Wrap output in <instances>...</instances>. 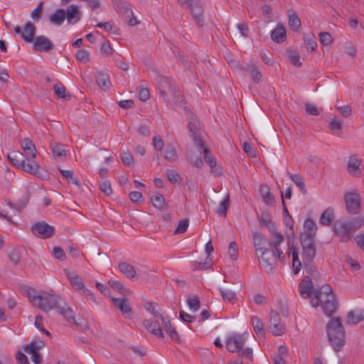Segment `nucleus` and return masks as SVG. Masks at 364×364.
<instances>
[{
	"instance_id": "53",
	"label": "nucleus",
	"mask_w": 364,
	"mask_h": 364,
	"mask_svg": "<svg viewBox=\"0 0 364 364\" xmlns=\"http://www.w3.org/2000/svg\"><path fill=\"white\" fill-rule=\"evenodd\" d=\"M328 128L333 132L341 134L342 132V122L336 119H333L329 122Z\"/></svg>"
},
{
	"instance_id": "63",
	"label": "nucleus",
	"mask_w": 364,
	"mask_h": 364,
	"mask_svg": "<svg viewBox=\"0 0 364 364\" xmlns=\"http://www.w3.org/2000/svg\"><path fill=\"white\" fill-rule=\"evenodd\" d=\"M100 188L106 196H109L112 193L111 183L109 181H105L100 184Z\"/></svg>"
},
{
	"instance_id": "64",
	"label": "nucleus",
	"mask_w": 364,
	"mask_h": 364,
	"mask_svg": "<svg viewBox=\"0 0 364 364\" xmlns=\"http://www.w3.org/2000/svg\"><path fill=\"white\" fill-rule=\"evenodd\" d=\"M8 256L14 265L18 264L20 259V253L18 249L11 250L8 252Z\"/></svg>"
},
{
	"instance_id": "23",
	"label": "nucleus",
	"mask_w": 364,
	"mask_h": 364,
	"mask_svg": "<svg viewBox=\"0 0 364 364\" xmlns=\"http://www.w3.org/2000/svg\"><path fill=\"white\" fill-rule=\"evenodd\" d=\"M112 301L114 306L121 311L126 318H131L132 309L127 299L112 298Z\"/></svg>"
},
{
	"instance_id": "47",
	"label": "nucleus",
	"mask_w": 364,
	"mask_h": 364,
	"mask_svg": "<svg viewBox=\"0 0 364 364\" xmlns=\"http://www.w3.org/2000/svg\"><path fill=\"white\" fill-rule=\"evenodd\" d=\"M303 263H304V268L306 269V270L309 274L308 276H309L310 278L311 277L314 279L319 278L320 274L318 272L316 267L313 264V262H303Z\"/></svg>"
},
{
	"instance_id": "55",
	"label": "nucleus",
	"mask_w": 364,
	"mask_h": 364,
	"mask_svg": "<svg viewBox=\"0 0 364 364\" xmlns=\"http://www.w3.org/2000/svg\"><path fill=\"white\" fill-rule=\"evenodd\" d=\"M121 159L125 166H131L134 164V158L128 151L121 152Z\"/></svg>"
},
{
	"instance_id": "21",
	"label": "nucleus",
	"mask_w": 364,
	"mask_h": 364,
	"mask_svg": "<svg viewBox=\"0 0 364 364\" xmlns=\"http://www.w3.org/2000/svg\"><path fill=\"white\" fill-rule=\"evenodd\" d=\"M82 14L77 5H70L65 10V18L69 24H75L81 18Z\"/></svg>"
},
{
	"instance_id": "2",
	"label": "nucleus",
	"mask_w": 364,
	"mask_h": 364,
	"mask_svg": "<svg viewBox=\"0 0 364 364\" xmlns=\"http://www.w3.org/2000/svg\"><path fill=\"white\" fill-rule=\"evenodd\" d=\"M188 129L194 142L203 149V157L205 163L210 167L211 173L215 176H220L222 174V169L220 166H217L215 159L212 155L209 149L205 146L200 134V123L194 116H192L188 121Z\"/></svg>"
},
{
	"instance_id": "54",
	"label": "nucleus",
	"mask_w": 364,
	"mask_h": 364,
	"mask_svg": "<svg viewBox=\"0 0 364 364\" xmlns=\"http://www.w3.org/2000/svg\"><path fill=\"white\" fill-rule=\"evenodd\" d=\"M240 351L241 353L238 355L239 358H245L248 362L253 360V351L251 348H245Z\"/></svg>"
},
{
	"instance_id": "10",
	"label": "nucleus",
	"mask_w": 364,
	"mask_h": 364,
	"mask_svg": "<svg viewBox=\"0 0 364 364\" xmlns=\"http://www.w3.org/2000/svg\"><path fill=\"white\" fill-rule=\"evenodd\" d=\"M333 231L334 235L339 237L341 242H346L353 237L348 220H336L333 224Z\"/></svg>"
},
{
	"instance_id": "32",
	"label": "nucleus",
	"mask_w": 364,
	"mask_h": 364,
	"mask_svg": "<svg viewBox=\"0 0 364 364\" xmlns=\"http://www.w3.org/2000/svg\"><path fill=\"white\" fill-rule=\"evenodd\" d=\"M259 193L262 197L264 203L268 205H272L274 202V198L270 193L269 187L267 185H262L259 187Z\"/></svg>"
},
{
	"instance_id": "44",
	"label": "nucleus",
	"mask_w": 364,
	"mask_h": 364,
	"mask_svg": "<svg viewBox=\"0 0 364 364\" xmlns=\"http://www.w3.org/2000/svg\"><path fill=\"white\" fill-rule=\"evenodd\" d=\"M108 284L110 286L111 288H112L114 290L119 292L120 294H123L124 296L127 295L129 293V291L127 290L122 282L119 281H116L114 279H109L108 281Z\"/></svg>"
},
{
	"instance_id": "8",
	"label": "nucleus",
	"mask_w": 364,
	"mask_h": 364,
	"mask_svg": "<svg viewBox=\"0 0 364 364\" xmlns=\"http://www.w3.org/2000/svg\"><path fill=\"white\" fill-rule=\"evenodd\" d=\"M265 248L258 253L257 258L259 262L267 272L272 271L275 268L277 263L276 253L277 254L275 248L272 246Z\"/></svg>"
},
{
	"instance_id": "16",
	"label": "nucleus",
	"mask_w": 364,
	"mask_h": 364,
	"mask_svg": "<svg viewBox=\"0 0 364 364\" xmlns=\"http://www.w3.org/2000/svg\"><path fill=\"white\" fill-rule=\"evenodd\" d=\"M269 328L274 336H281L284 333V325L281 322L279 314L274 311L270 313Z\"/></svg>"
},
{
	"instance_id": "9",
	"label": "nucleus",
	"mask_w": 364,
	"mask_h": 364,
	"mask_svg": "<svg viewBox=\"0 0 364 364\" xmlns=\"http://www.w3.org/2000/svg\"><path fill=\"white\" fill-rule=\"evenodd\" d=\"M178 3L181 7L185 5L187 6L188 9L191 12L193 18L196 21L198 26H203L204 18H203V8L198 0H177Z\"/></svg>"
},
{
	"instance_id": "18",
	"label": "nucleus",
	"mask_w": 364,
	"mask_h": 364,
	"mask_svg": "<svg viewBox=\"0 0 364 364\" xmlns=\"http://www.w3.org/2000/svg\"><path fill=\"white\" fill-rule=\"evenodd\" d=\"M299 294L303 298H308L310 294H313L314 289L316 288H321L319 285H313V282L309 276H306L301 281L299 285Z\"/></svg>"
},
{
	"instance_id": "56",
	"label": "nucleus",
	"mask_w": 364,
	"mask_h": 364,
	"mask_svg": "<svg viewBox=\"0 0 364 364\" xmlns=\"http://www.w3.org/2000/svg\"><path fill=\"white\" fill-rule=\"evenodd\" d=\"M75 56L77 60L82 63H87L90 60V53L84 49L78 50L76 52Z\"/></svg>"
},
{
	"instance_id": "19",
	"label": "nucleus",
	"mask_w": 364,
	"mask_h": 364,
	"mask_svg": "<svg viewBox=\"0 0 364 364\" xmlns=\"http://www.w3.org/2000/svg\"><path fill=\"white\" fill-rule=\"evenodd\" d=\"M21 144L24 152L23 156L28 162L33 161L37 153L35 144L28 138L23 139Z\"/></svg>"
},
{
	"instance_id": "24",
	"label": "nucleus",
	"mask_w": 364,
	"mask_h": 364,
	"mask_svg": "<svg viewBox=\"0 0 364 364\" xmlns=\"http://www.w3.org/2000/svg\"><path fill=\"white\" fill-rule=\"evenodd\" d=\"M57 310L68 322L70 323H75V313L73 310L67 305L65 299H63Z\"/></svg>"
},
{
	"instance_id": "62",
	"label": "nucleus",
	"mask_w": 364,
	"mask_h": 364,
	"mask_svg": "<svg viewBox=\"0 0 364 364\" xmlns=\"http://www.w3.org/2000/svg\"><path fill=\"white\" fill-rule=\"evenodd\" d=\"M43 2L41 1L38 6L31 12V17L36 21H38L39 19L42 16V9H43Z\"/></svg>"
},
{
	"instance_id": "3",
	"label": "nucleus",
	"mask_w": 364,
	"mask_h": 364,
	"mask_svg": "<svg viewBox=\"0 0 364 364\" xmlns=\"http://www.w3.org/2000/svg\"><path fill=\"white\" fill-rule=\"evenodd\" d=\"M11 164L16 167L21 168L26 172L35 175L41 178H48V172L41 167L36 161L28 162L19 151H13L7 155Z\"/></svg>"
},
{
	"instance_id": "4",
	"label": "nucleus",
	"mask_w": 364,
	"mask_h": 364,
	"mask_svg": "<svg viewBox=\"0 0 364 364\" xmlns=\"http://www.w3.org/2000/svg\"><path fill=\"white\" fill-rule=\"evenodd\" d=\"M326 333L333 350L340 351L345 344V331L340 317L332 318L328 321Z\"/></svg>"
},
{
	"instance_id": "15",
	"label": "nucleus",
	"mask_w": 364,
	"mask_h": 364,
	"mask_svg": "<svg viewBox=\"0 0 364 364\" xmlns=\"http://www.w3.org/2000/svg\"><path fill=\"white\" fill-rule=\"evenodd\" d=\"M36 28V26L31 21L26 23L23 30L18 26L14 28V31L21 35L22 39L26 43H32L34 40Z\"/></svg>"
},
{
	"instance_id": "38",
	"label": "nucleus",
	"mask_w": 364,
	"mask_h": 364,
	"mask_svg": "<svg viewBox=\"0 0 364 364\" xmlns=\"http://www.w3.org/2000/svg\"><path fill=\"white\" fill-rule=\"evenodd\" d=\"M45 346V343L41 340H34L31 342L29 344H26L23 346V350L26 353H33L34 351H38L41 349Z\"/></svg>"
},
{
	"instance_id": "5",
	"label": "nucleus",
	"mask_w": 364,
	"mask_h": 364,
	"mask_svg": "<svg viewBox=\"0 0 364 364\" xmlns=\"http://www.w3.org/2000/svg\"><path fill=\"white\" fill-rule=\"evenodd\" d=\"M260 222L262 225H265L270 232L271 237L268 239V245L270 247H274L277 252L278 258L280 261H284L285 257L283 252L280 249V245L284 241V236L278 231L275 223L268 217L267 215H262Z\"/></svg>"
},
{
	"instance_id": "41",
	"label": "nucleus",
	"mask_w": 364,
	"mask_h": 364,
	"mask_svg": "<svg viewBox=\"0 0 364 364\" xmlns=\"http://www.w3.org/2000/svg\"><path fill=\"white\" fill-rule=\"evenodd\" d=\"M152 205L157 209L163 210L167 207L164 197L159 193H157L151 198Z\"/></svg>"
},
{
	"instance_id": "45",
	"label": "nucleus",
	"mask_w": 364,
	"mask_h": 364,
	"mask_svg": "<svg viewBox=\"0 0 364 364\" xmlns=\"http://www.w3.org/2000/svg\"><path fill=\"white\" fill-rule=\"evenodd\" d=\"M61 174L66 178L69 183L75 184L77 186H80V181L74 176V173L70 170L59 169Z\"/></svg>"
},
{
	"instance_id": "20",
	"label": "nucleus",
	"mask_w": 364,
	"mask_h": 364,
	"mask_svg": "<svg viewBox=\"0 0 364 364\" xmlns=\"http://www.w3.org/2000/svg\"><path fill=\"white\" fill-rule=\"evenodd\" d=\"M362 160L357 156H350L347 164L348 172L354 177H360L361 170L360 169V166Z\"/></svg>"
},
{
	"instance_id": "42",
	"label": "nucleus",
	"mask_w": 364,
	"mask_h": 364,
	"mask_svg": "<svg viewBox=\"0 0 364 364\" xmlns=\"http://www.w3.org/2000/svg\"><path fill=\"white\" fill-rule=\"evenodd\" d=\"M52 151L54 157L60 158L61 160L66 156V150L65 146L62 144H52Z\"/></svg>"
},
{
	"instance_id": "43",
	"label": "nucleus",
	"mask_w": 364,
	"mask_h": 364,
	"mask_svg": "<svg viewBox=\"0 0 364 364\" xmlns=\"http://www.w3.org/2000/svg\"><path fill=\"white\" fill-rule=\"evenodd\" d=\"M289 26L294 31H298L301 26V20L294 11L291 14L289 13Z\"/></svg>"
},
{
	"instance_id": "33",
	"label": "nucleus",
	"mask_w": 364,
	"mask_h": 364,
	"mask_svg": "<svg viewBox=\"0 0 364 364\" xmlns=\"http://www.w3.org/2000/svg\"><path fill=\"white\" fill-rule=\"evenodd\" d=\"M252 238H253V245L255 247L256 255L258 256V253L266 248L264 247L265 242L262 237V234L259 232H254L252 235Z\"/></svg>"
},
{
	"instance_id": "13",
	"label": "nucleus",
	"mask_w": 364,
	"mask_h": 364,
	"mask_svg": "<svg viewBox=\"0 0 364 364\" xmlns=\"http://www.w3.org/2000/svg\"><path fill=\"white\" fill-rule=\"evenodd\" d=\"M303 262H313L316 256L314 240L300 238Z\"/></svg>"
},
{
	"instance_id": "7",
	"label": "nucleus",
	"mask_w": 364,
	"mask_h": 364,
	"mask_svg": "<svg viewBox=\"0 0 364 364\" xmlns=\"http://www.w3.org/2000/svg\"><path fill=\"white\" fill-rule=\"evenodd\" d=\"M159 90L161 96L166 102L169 101L168 95H171L173 100L176 102H181L183 101V97L178 95V90L172 81L166 77H161L159 82Z\"/></svg>"
},
{
	"instance_id": "12",
	"label": "nucleus",
	"mask_w": 364,
	"mask_h": 364,
	"mask_svg": "<svg viewBox=\"0 0 364 364\" xmlns=\"http://www.w3.org/2000/svg\"><path fill=\"white\" fill-rule=\"evenodd\" d=\"M346 210L348 213L358 214L361 210L360 198L355 192L346 193L344 196Z\"/></svg>"
},
{
	"instance_id": "52",
	"label": "nucleus",
	"mask_w": 364,
	"mask_h": 364,
	"mask_svg": "<svg viewBox=\"0 0 364 364\" xmlns=\"http://www.w3.org/2000/svg\"><path fill=\"white\" fill-rule=\"evenodd\" d=\"M26 292L29 301L32 302L34 306H36L37 302L39 299V294H36L35 289L28 287H26Z\"/></svg>"
},
{
	"instance_id": "29",
	"label": "nucleus",
	"mask_w": 364,
	"mask_h": 364,
	"mask_svg": "<svg viewBox=\"0 0 364 364\" xmlns=\"http://www.w3.org/2000/svg\"><path fill=\"white\" fill-rule=\"evenodd\" d=\"M119 271L124 274L128 279H133L136 276L134 267L127 262H122L119 264Z\"/></svg>"
},
{
	"instance_id": "11",
	"label": "nucleus",
	"mask_w": 364,
	"mask_h": 364,
	"mask_svg": "<svg viewBox=\"0 0 364 364\" xmlns=\"http://www.w3.org/2000/svg\"><path fill=\"white\" fill-rule=\"evenodd\" d=\"M248 336V333L242 334L234 333L229 335L225 341L226 348L231 353L242 350Z\"/></svg>"
},
{
	"instance_id": "6",
	"label": "nucleus",
	"mask_w": 364,
	"mask_h": 364,
	"mask_svg": "<svg viewBox=\"0 0 364 364\" xmlns=\"http://www.w3.org/2000/svg\"><path fill=\"white\" fill-rule=\"evenodd\" d=\"M63 299L60 296L55 294L53 290L43 291L39 294L36 306L48 312L54 309H58Z\"/></svg>"
},
{
	"instance_id": "50",
	"label": "nucleus",
	"mask_w": 364,
	"mask_h": 364,
	"mask_svg": "<svg viewBox=\"0 0 364 364\" xmlns=\"http://www.w3.org/2000/svg\"><path fill=\"white\" fill-rule=\"evenodd\" d=\"M351 231L355 232L357 230L364 225V218H355L348 221Z\"/></svg>"
},
{
	"instance_id": "25",
	"label": "nucleus",
	"mask_w": 364,
	"mask_h": 364,
	"mask_svg": "<svg viewBox=\"0 0 364 364\" xmlns=\"http://www.w3.org/2000/svg\"><path fill=\"white\" fill-rule=\"evenodd\" d=\"M305 232L301 235L300 238L314 240V236L317 230L316 223L312 219H306L304 224Z\"/></svg>"
},
{
	"instance_id": "58",
	"label": "nucleus",
	"mask_w": 364,
	"mask_h": 364,
	"mask_svg": "<svg viewBox=\"0 0 364 364\" xmlns=\"http://www.w3.org/2000/svg\"><path fill=\"white\" fill-rule=\"evenodd\" d=\"M188 160L190 163L198 168H201L203 166V162L200 156V152L196 155V157L189 156Z\"/></svg>"
},
{
	"instance_id": "49",
	"label": "nucleus",
	"mask_w": 364,
	"mask_h": 364,
	"mask_svg": "<svg viewBox=\"0 0 364 364\" xmlns=\"http://www.w3.org/2000/svg\"><path fill=\"white\" fill-rule=\"evenodd\" d=\"M304 39L305 41L307 48L315 50L317 48L316 38L313 34L304 33Z\"/></svg>"
},
{
	"instance_id": "46",
	"label": "nucleus",
	"mask_w": 364,
	"mask_h": 364,
	"mask_svg": "<svg viewBox=\"0 0 364 364\" xmlns=\"http://www.w3.org/2000/svg\"><path fill=\"white\" fill-rule=\"evenodd\" d=\"M54 92L55 94L60 98L65 99L69 100L71 98V95L69 92H68L67 89L64 85L60 84V85H54Z\"/></svg>"
},
{
	"instance_id": "37",
	"label": "nucleus",
	"mask_w": 364,
	"mask_h": 364,
	"mask_svg": "<svg viewBox=\"0 0 364 364\" xmlns=\"http://www.w3.org/2000/svg\"><path fill=\"white\" fill-rule=\"evenodd\" d=\"M65 19V9H57L56 11L49 17L51 23L58 26L62 25Z\"/></svg>"
},
{
	"instance_id": "36",
	"label": "nucleus",
	"mask_w": 364,
	"mask_h": 364,
	"mask_svg": "<svg viewBox=\"0 0 364 364\" xmlns=\"http://www.w3.org/2000/svg\"><path fill=\"white\" fill-rule=\"evenodd\" d=\"M96 82L97 85L104 90H107L109 88L111 85V82L109 80V76L107 74L100 72L97 73L95 77Z\"/></svg>"
},
{
	"instance_id": "51",
	"label": "nucleus",
	"mask_w": 364,
	"mask_h": 364,
	"mask_svg": "<svg viewBox=\"0 0 364 364\" xmlns=\"http://www.w3.org/2000/svg\"><path fill=\"white\" fill-rule=\"evenodd\" d=\"M187 303L190 309L193 312L197 311L200 309V301L197 296L188 298Z\"/></svg>"
},
{
	"instance_id": "39",
	"label": "nucleus",
	"mask_w": 364,
	"mask_h": 364,
	"mask_svg": "<svg viewBox=\"0 0 364 364\" xmlns=\"http://www.w3.org/2000/svg\"><path fill=\"white\" fill-rule=\"evenodd\" d=\"M252 325L255 333L258 336H264L265 331L264 326L260 318L256 316L252 317Z\"/></svg>"
},
{
	"instance_id": "35",
	"label": "nucleus",
	"mask_w": 364,
	"mask_h": 364,
	"mask_svg": "<svg viewBox=\"0 0 364 364\" xmlns=\"http://www.w3.org/2000/svg\"><path fill=\"white\" fill-rule=\"evenodd\" d=\"M333 214L334 210L332 208L329 207L326 208L321 215L319 218V223L322 225H329L333 219Z\"/></svg>"
},
{
	"instance_id": "17",
	"label": "nucleus",
	"mask_w": 364,
	"mask_h": 364,
	"mask_svg": "<svg viewBox=\"0 0 364 364\" xmlns=\"http://www.w3.org/2000/svg\"><path fill=\"white\" fill-rule=\"evenodd\" d=\"M32 43L33 49L37 52H48L54 47L53 42L44 36L34 37Z\"/></svg>"
},
{
	"instance_id": "48",
	"label": "nucleus",
	"mask_w": 364,
	"mask_h": 364,
	"mask_svg": "<svg viewBox=\"0 0 364 364\" xmlns=\"http://www.w3.org/2000/svg\"><path fill=\"white\" fill-rule=\"evenodd\" d=\"M230 196L229 194H227L225 198L223 201L220 202L218 210H217V213L220 215L226 216L227 211L230 207Z\"/></svg>"
},
{
	"instance_id": "27",
	"label": "nucleus",
	"mask_w": 364,
	"mask_h": 364,
	"mask_svg": "<svg viewBox=\"0 0 364 364\" xmlns=\"http://www.w3.org/2000/svg\"><path fill=\"white\" fill-rule=\"evenodd\" d=\"M271 38L274 42L277 43H283L287 38L284 26L280 23H278L277 27L272 31Z\"/></svg>"
},
{
	"instance_id": "59",
	"label": "nucleus",
	"mask_w": 364,
	"mask_h": 364,
	"mask_svg": "<svg viewBox=\"0 0 364 364\" xmlns=\"http://www.w3.org/2000/svg\"><path fill=\"white\" fill-rule=\"evenodd\" d=\"M252 75V79L254 82L258 83L262 78V74L260 71L254 65H251L249 68Z\"/></svg>"
},
{
	"instance_id": "57",
	"label": "nucleus",
	"mask_w": 364,
	"mask_h": 364,
	"mask_svg": "<svg viewBox=\"0 0 364 364\" xmlns=\"http://www.w3.org/2000/svg\"><path fill=\"white\" fill-rule=\"evenodd\" d=\"M228 253L231 259H237L238 251L237 243L235 241H232L230 242L228 247Z\"/></svg>"
},
{
	"instance_id": "61",
	"label": "nucleus",
	"mask_w": 364,
	"mask_h": 364,
	"mask_svg": "<svg viewBox=\"0 0 364 364\" xmlns=\"http://www.w3.org/2000/svg\"><path fill=\"white\" fill-rule=\"evenodd\" d=\"M188 220L183 219L179 221L178 225L175 230L176 234H182L184 233L188 227Z\"/></svg>"
},
{
	"instance_id": "26",
	"label": "nucleus",
	"mask_w": 364,
	"mask_h": 364,
	"mask_svg": "<svg viewBox=\"0 0 364 364\" xmlns=\"http://www.w3.org/2000/svg\"><path fill=\"white\" fill-rule=\"evenodd\" d=\"M144 326L152 334L159 337L164 338V335L162 331V328L160 326V324L157 321H151L149 319H145L143 321Z\"/></svg>"
},
{
	"instance_id": "34",
	"label": "nucleus",
	"mask_w": 364,
	"mask_h": 364,
	"mask_svg": "<svg viewBox=\"0 0 364 364\" xmlns=\"http://www.w3.org/2000/svg\"><path fill=\"white\" fill-rule=\"evenodd\" d=\"M289 177L291 180L299 187L300 191L304 194H307V190L305 187V184L304 182V179L301 176L296 173H291L290 172H287Z\"/></svg>"
},
{
	"instance_id": "22",
	"label": "nucleus",
	"mask_w": 364,
	"mask_h": 364,
	"mask_svg": "<svg viewBox=\"0 0 364 364\" xmlns=\"http://www.w3.org/2000/svg\"><path fill=\"white\" fill-rule=\"evenodd\" d=\"M289 250L287 252L288 256L289 257L290 253L292 254V269L294 274L299 272L301 267V262L299 259V252L294 244H291L290 240H288Z\"/></svg>"
},
{
	"instance_id": "14",
	"label": "nucleus",
	"mask_w": 364,
	"mask_h": 364,
	"mask_svg": "<svg viewBox=\"0 0 364 364\" xmlns=\"http://www.w3.org/2000/svg\"><path fill=\"white\" fill-rule=\"evenodd\" d=\"M31 231L36 236L46 239L54 235L55 228L45 222H41L33 225Z\"/></svg>"
},
{
	"instance_id": "40",
	"label": "nucleus",
	"mask_w": 364,
	"mask_h": 364,
	"mask_svg": "<svg viewBox=\"0 0 364 364\" xmlns=\"http://www.w3.org/2000/svg\"><path fill=\"white\" fill-rule=\"evenodd\" d=\"M116 9L118 13L122 14V15H127V17L129 16V14H132L133 12L131 5L128 2L122 0L117 2Z\"/></svg>"
},
{
	"instance_id": "31",
	"label": "nucleus",
	"mask_w": 364,
	"mask_h": 364,
	"mask_svg": "<svg viewBox=\"0 0 364 364\" xmlns=\"http://www.w3.org/2000/svg\"><path fill=\"white\" fill-rule=\"evenodd\" d=\"M163 156L164 159L170 162H173L177 160V151L172 144H167L164 148Z\"/></svg>"
},
{
	"instance_id": "1",
	"label": "nucleus",
	"mask_w": 364,
	"mask_h": 364,
	"mask_svg": "<svg viewBox=\"0 0 364 364\" xmlns=\"http://www.w3.org/2000/svg\"><path fill=\"white\" fill-rule=\"evenodd\" d=\"M313 296L314 297L311 299V304L313 307L320 305L323 313L327 317H331L336 313L338 303L329 284H323L321 288L314 289Z\"/></svg>"
},
{
	"instance_id": "60",
	"label": "nucleus",
	"mask_w": 364,
	"mask_h": 364,
	"mask_svg": "<svg viewBox=\"0 0 364 364\" xmlns=\"http://www.w3.org/2000/svg\"><path fill=\"white\" fill-rule=\"evenodd\" d=\"M220 291L224 301L230 302L235 299V293L231 290L220 289Z\"/></svg>"
},
{
	"instance_id": "30",
	"label": "nucleus",
	"mask_w": 364,
	"mask_h": 364,
	"mask_svg": "<svg viewBox=\"0 0 364 364\" xmlns=\"http://www.w3.org/2000/svg\"><path fill=\"white\" fill-rule=\"evenodd\" d=\"M66 276L73 287L75 290L81 291L85 288V285L82 281L80 280L79 276L76 274L66 272Z\"/></svg>"
},
{
	"instance_id": "28",
	"label": "nucleus",
	"mask_w": 364,
	"mask_h": 364,
	"mask_svg": "<svg viewBox=\"0 0 364 364\" xmlns=\"http://www.w3.org/2000/svg\"><path fill=\"white\" fill-rule=\"evenodd\" d=\"M364 321V310H355L348 312L347 316V323L356 324L359 321Z\"/></svg>"
}]
</instances>
